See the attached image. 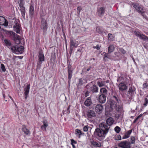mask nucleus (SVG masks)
I'll return each instance as SVG.
<instances>
[{"mask_svg":"<svg viewBox=\"0 0 148 148\" xmlns=\"http://www.w3.org/2000/svg\"><path fill=\"white\" fill-rule=\"evenodd\" d=\"M94 48H96L97 50H99L100 49V46L99 45H97L95 47H94Z\"/></svg>","mask_w":148,"mask_h":148,"instance_id":"nucleus-53","label":"nucleus"},{"mask_svg":"<svg viewBox=\"0 0 148 148\" xmlns=\"http://www.w3.org/2000/svg\"><path fill=\"white\" fill-rule=\"evenodd\" d=\"M87 116L89 118H91L95 116V114L92 110H88L86 112Z\"/></svg>","mask_w":148,"mask_h":148,"instance_id":"nucleus-17","label":"nucleus"},{"mask_svg":"<svg viewBox=\"0 0 148 148\" xmlns=\"http://www.w3.org/2000/svg\"><path fill=\"white\" fill-rule=\"evenodd\" d=\"M85 80L83 78H81L79 79L78 82L77 84V87L79 88V87L81 86L85 83Z\"/></svg>","mask_w":148,"mask_h":148,"instance_id":"nucleus-27","label":"nucleus"},{"mask_svg":"<svg viewBox=\"0 0 148 148\" xmlns=\"http://www.w3.org/2000/svg\"><path fill=\"white\" fill-rule=\"evenodd\" d=\"M75 134L79 136V138H80V135L82 134V132L80 130L76 129L75 130Z\"/></svg>","mask_w":148,"mask_h":148,"instance_id":"nucleus-36","label":"nucleus"},{"mask_svg":"<svg viewBox=\"0 0 148 148\" xmlns=\"http://www.w3.org/2000/svg\"><path fill=\"white\" fill-rule=\"evenodd\" d=\"M110 128L105 123H101L99 125V128L95 129L94 133L98 140L102 141L105 138Z\"/></svg>","mask_w":148,"mask_h":148,"instance_id":"nucleus-1","label":"nucleus"},{"mask_svg":"<svg viewBox=\"0 0 148 148\" xmlns=\"http://www.w3.org/2000/svg\"><path fill=\"white\" fill-rule=\"evenodd\" d=\"M43 125L41 127V128L43 130L45 131H46V128L48 126L47 121L46 120H44L43 122Z\"/></svg>","mask_w":148,"mask_h":148,"instance_id":"nucleus-25","label":"nucleus"},{"mask_svg":"<svg viewBox=\"0 0 148 148\" xmlns=\"http://www.w3.org/2000/svg\"><path fill=\"white\" fill-rule=\"evenodd\" d=\"M148 86V84L147 83H145L143 84V89L146 88Z\"/></svg>","mask_w":148,"mask_h":148,"instance_id":"nucleus-52","label":"nucleus"},{"mask_svg":"<svg viewBox=\"0 0 148 148\" xmlns=\"http://www.w3.org/2000/svg\"><path fill=\"white\" fill-rule=\"evenodd\" d=\"M103 59L105 60H107V58L110 59V56L107 53H106L104 55Z\"/></svg>","mask_w":148,"mask_h":148,"instance_id":"nucleus-39","label":"nucleus"},{"mask_svg":"<svg viewBox=\"0 0 148 148\" xmlns=\"http://www.w3.org/2000/svg\"><path fill=\"white\" fill-rule=\"evenodd\" d=\"M115 121L112 117H109L106 120V123L108 125V126L110 127V126L112 125L114 123Z\"/></svg>","mask_w":148,"mask_h":148,"instance_id":"nucleus-15","label":"nucleus"},{"mask_svg":"<svg viewBox=\"0 0 148 148\" xmlns=\"http://www.w3.org/2000/svg\"><path fill=\"white\" fill-rule=\"evenodd\" d=\"M142 115H143V114H140L139 116H139V117L140 118V117L142 116Z\"/></svg>","mask_w":148,"mask_h":148,"instance_id":"nucleus-60","label":"nucleus"},{"mask_svg":"<svg viewBox=\"0 0 148 148\" xmlns=\"http://www.w3.org/2000/svg\"><path fill=\"white\" fill-rule=\"evenodd\" d=\"M140 38V39L144 40H148V37L143 34H141Z\"/></svg>","mask_w":148,"mask_h":148,"instance_id":"nucleus-40","label":"nucleus"},{"mask_svg":"<svg viewBox=\"0 0 148 148\" xmlns=\"http://www.w3.org/2000/svg\"><path fill=\"white\" fill-rule=\"evenodd\" d=\"M38 58V66L40 67L41 66L42 62L44 61L45 60L43 52L42 51L39 52Z\"/></svg>","mask_w":148,"mask_h":148,"instance_id":"nucleus-7","label":"nucleus"},{"mask_svg":"<svg viewBox=\"0 0 148 148\" xmlns=\"http://www.w3.org/2000/svg\"><path fill=\"white\" fill-rule=\"evenodd\" d=\"M131 139L132 140L131 144H134L135 142V138L133 136H131Z\"/></svg>","mask_w":148,"mask_h":148,"instance_id":"nucleus-47","label":"nucleus"},{"mask_svg":"<svg viewBox=\"0 0 148 148\" xmlns=\"http://www.w3.org/2000/svg\"><path fill=\"white\" fill-rule=\"evenodd\" d=\"M122 114V113L116 112V114H115V117L118 119H119L120 117H121Z\"/></svg>","mask_w":148,"mask_h":148,"instance_id":"nucleus-42","label":"nucleus"},{"mask_svg":"<svg viewBox=\"0 0 148 148\" xmlns=\"http://www.w3.org/2000/svg\"><path fill=\"white\" fill-rule=\"evenodd\" d=\"M19 6L20 7V10L21 12L22 16L23 18H25V8L21 4H19Z\"/></svg>","mask_w":148,"mask_h":148,"instance_id":"nucleus-22","label":"nucleus"},{"mask_svg":"<svg viewBox=\"0 0 148 148\" xmlns=\"http://www.w3.org/2000/svg\"><path fill=\"white\" fill-rule=\"evenodd\" d=\"M100 92L102 94L101 95H105L107 94L108 91L107 89L105 88H101L100 90Z\"/></svg>","mask_w":148,"mask_h":148,"instance_id":"nucleus-30","label":"nucleus"},{"mask_svg":"<svg viewBox=\"0 0 148 148\" xmlns=\"http://www.w3.org/2000/svg\"><path fill=\"white\" fill-rule=\"evenodd\" d=\"M114 104L112 102L111 103V106H114L116 110V112L119 113H120L123 114V107L122 106L119 105L117 106L116 105V104H114V106H113Z\"/></svg>","mask_w":148,"mask_h":148,"instance_id":"nucleus-8","label":"nucleus"},{"mask_svg":"<svg viewBox=\"0 0 148 148\" xmlns=\"http://www.w3.org/2000/svg\"><path fill=\"white\" fill-rule=\"evenodd\" d=\"M105 9L103 7H101L97 9V13L98 15L101 17L103 15L105 12Z\"/></svg>","mask_w":148,"mask_h":148,"instance_id":"nucleus-16","label":"nucleus"},{"mask_svg":"<svg viewBox=\"0 0 148 148\" xmlns=\"http://www.w3.org/2000/svg\"><path fill=\"white\" fill-rule=\"evenodd\" d=\"M135 34L138 37L140 38V37L141 36V34H140V33L138 32H135Z\"/></svg>","mask_w":148,"mask_h":148,"instance_id":"nucleus-45","label":"nucleus"},{"mask_svg":"<svg viewBox=\"0 0 148 148\" xmlns=\"http://www.w3.org/2000/svg\"><path fill=\"white\" fill-rule=\"evenodd\" d=\"M96 31L98 33H101L103 32V29L100 26H98L96 28Z\"/></svg>","mask_w":148,"mask_h":148,"instance_id":"nucleus-33","label":"nucleus"},{"mask_svg":"<svg viewBox=\"0 0 148 148\" xmlns=\"http://www.w3.org/2000/svg\"><path fill=\"white\" fill-rule=\"evenodd\" d=\"M148 104V99H147L145 98V102L143 104L144 106H147V105Z\"/></svg>","mask_w":148,"mask_h":148,"instance_id":"nucleus-44","label":"nucleus"},{"mask_svg":"<svg viewBox=\"0 0 148 148\" xmlns=\"http://www.w3.org/2000/svg\"><path fill=\"white\" fill-rule=\"evenodd\" d=\"M119 51L122 53L124 54L125 53V51L123 49H119Z\"/></svg>","mask_w":148,"mask_h":148,"instance_id":"nucleus-51","label":"nucleus"},{"mask_svg":"<svg viewBox=\"0 0 148 148\" xmlns=\"http://www.w3.org/2000/svg\"><path fill=\"white\" fill-rule=\"evenodd\" d=\"M132 5L134 8L140 14L143 18L146 19L147 18V17L145 14L144 11V8L142 5L139 6V5L136 3H132Z\"/></svg>","mask_w":148,"mask_h":148,"instance_id":"nucleus-2","label":"nucleus"},{"mask_svg":"<svg viewBox=\"0 0 148 148\" xmlns=\"http://www.w3.org/2000/svg\"><path fill=\"white\" fill-rule=\"evenodd\" d=\"M14 41L15 43L16 44H17V45L19 44L20 43V39H18L17 40H14Z\"/></svg>","mask_w":148,"mask_h":148,"instance_id":"nucleus-48","label":"nucleus"},{"mask_svg":"<svg viewBox=\"0 0 148 148\" xmlns=\"http://www.w3.org/2000/svg\"><path fill=\"white\" fill-rule=\"evenodd\" d=\"M5 18L2 16H0V25H4L5 26L8 25V23L6 22Z\"/></svg>","mask_w":148,"mask_h":148,"instance_id":"nucleus-18","label":"nucleus"},{"mask_svg":"<svg viewBox=\"0 0 148 148\" xmlns=\"http://www.w3.org/2000/svg\"><path fill=\"white\" fill-rule=\"evenodd\" d=\"M30 84H28L24 89V95H25V98L26 99L28 96L29 91Z\"/></svg>","mask_w":148,"mask_h":148,"instance_id":"nucleus-13","label":"nucleus"},{"mask_svg":"<svg viewBox=\"0 0 148 148\" xmlns=\"http://www.w3.org/2000/svg\"><path fill=\"white\" fill-rule=\"evenodd\" d=\"M139 118V116H138L136 118V119L133 122V123H135L136 121L138 120V119Z\"/></svg>","mask_w":148,"mask_h":148,"instance_id":"nucleus-56","label":"nucleus"},{"mask_svg":"<svg viewBox=\"0 0 148 148\" xmlns=\"http://www.w3.org/2000/svg\"><path fill=\"white\" fill-rule=\"evenodd\" d=\"M34 9L33 6L31 5L29 7V15L32 18L34 14Z\"/></svg>","mask_w":148,"mask_h":148,"instance_id":"nucleus-24","label":"nucleus"},{"mask_svg":"<svg viewBox=\"0 0 148 148\" xmlns=\"http://www.w3.org/2000/svg\"><path fill=\"white\" fill-rule=\"evenodd\" d=\"M92 104L91 98L88 97L84 102V104L86 106H89Z\"/></svg>","mask_w":148,"mask_h":148,"instance_id":"nucleus-20","label":"nucleus"},{"mask_svg":"<svg viewBox=\"0 0 148 148\" xmlns=\"http://www.w3.org/2000/svg\"><path fill=\"white\" fill-rule=\"evenodd\" d=\"M11 50L15 53L21 54L24 51V48L22 46H18L16 47L12 46L11 47Z\"/></svg>","mask_w":148,"mask_h":148,"instance_id":"nucleus-4","label":"nucleus"},{"mask_svg":"<svg viewBox=\"0 0 148 148\" xmlns=\"http://www.w3.org/2000/svg\"><path fill=\"white\" fill-rule=\"evenodd\" d=\"M86 87L88 91L92 93L97 92H98V88L93 82L87 84Z\"/></svg>","mask_w":148,"mask_h":148,"instance_id":"nucleus-3","label":"nucleus"},{"mask_svg":"<svg viewBox=\"0 0 148 148\" xmlns=\"http://www.w3.org/2000/svg\"><path fill=\"white\" fill-rule=\"evenodd\" d=\"M14 31L16 32L17 33H20L21 30L19 24L17 22L15 23V25L13 26Z\"/></svg>","mask_w":148,"mask_h":148,"instance_id":"nucleus-19","label":"nucleus"},{"mask_svg":"<svg viewBox=\"0 0 148 148\" xmlns=\"http://www.w3.org/2000/svg\"><path fill=\"white\" fill-rule=\"evenodd\" d=\"M71 145L76 144L77 143V142L73 139H71Z\"/></svg>","mask_w":148,"mask_h":148,"instance_id":"nucleus-49","label":"nucleus"},{"mask_svg":"<svg viewBox=\"0 0 148 148\" xmlns=\"http://www.w3.org/2000/svg\"><path fill=\"white\" fill-rule=\"evenodd\" d=\"M99 100L101 103H104L106 101V96L104 95H101L99 97Z\"/></svg>","mask_w":148,"mask_h":148,"instance_id":"nucleus-21","label":"nucleus"},{"mask_svg":"<svg viewBox=\"0 0 148 148\" xmlns=\"http://www.w3.org/2000/svg\"><path fill=\"white\" fill-rule=\"evenodd\" d=\"M5 70L4 65L3 64H1L0 65V71L1 72H4Z\"/></svg>","mask_w":148,"mask_h":148,"instance_id":"nucleus-32","label":"nucleus"},{"mask_svg":"<svg viewBox=\"0 0 148 148\" xmlns=\"http://www.w3.org/2000/svg\"><path fill=\"white\" fill-rule=\"evenodd\" d=\"M97 84L99 87H101L104 86V81H98L97 82Z\"/></svg>","mask_w":148,"mask_h":148,"instance_id":"nucleus-37","label":"nucleus"},{"mask_svg":"<svg viewBox=\"0 0 148 148\" xmlns=\"http://www.w3.org/2000/svg\"><path fill=\"white\" fill-rule=\"evenodd\" d=\"M113 98L114 99V100H116L118 103H119L118 98L117 97L115 96H114Z\"/></svg>","mask_w":148,"mask_h":148,"instance_id":"nucleus-50","label":"nucleus"},{"mask_svg":"<svg viewBox=\"0 0 148 148\" xmlns=\"http://www.w3.org/2000/svg\"><path fill=\"white\" fill-rule=\"evenodd\" d=\"M22 130L25 134L28 135L30 134V131L26 128V126L23 125Z\"/></svg>","mask_w":148,"mask_h":148,"instance_id":"nucleus-28","label":"nucleus"},{"mask_svg":"<svg viewBox=\"0 0 148 148\" xmlns=\"http://www.w3.org/2000/svg\"><path fill=\"white\" fill-rule=\"evenodd\" d=\"M91 68V67H89L87 69V70H86L87 71H89L90 69Z\"/></svg>","mask_w":148,"mask_h":148,"instance_id":"nucleus-58","label":"nucleus"},{"mask_svg":"<svg viewBox=\"0 0 148 148\" xmlns=\"http://www.w3.org/2000/svg\"><path fill=\"white\" fill-rule=\"evenodd\" d=\"M132 132V130H129L127 131L125 133V135H124L123 136L122 139H125L129 138L130 137V134H131Z\"/></svg>","mask_w":148,"mask_h":148,"instance_id":"nucleus-26","label":"nucleus"},{"mask_svg":"<svg viewBox=\"0 0 148 148\" xmlns=\"http://www.w3.org/2000/svg\"><path fill=\"white\" fill-rule=\"evenodd\" d=\"M3 97L4 98H5V95L4 94H3Z\"/></svg>","mask_w":148,"mask_h":148,"instance_id":"nucleus-62","label":"nucleus"},{"mask_svg":"<svg viewBox=\"0 0 148 148\" xmlns=\"http://www.w3.org/2000/svg\"><path fill=\"white\" fill-rule=\"evenodd\" d=\"M40 27L44 32L46 31L47 29V21L44 18H42L41 23Z\"/></svg>","mask_w":148,"mask_h":148,"instance_id":"nucleus-6","label":"nucleus"},{"mask_svg":"<svg viewBox=\"0 0 148 148\" xmlns=\"http://www.w3.org/2000/svg\"><path fill=\"white\" fill-rule=\"evenodd\" d=\"M130 142L125 140L120 142L118 144V146L122 148H130Z\"/></svg>","mask_w":148,"mask_h":148,"instance_id":"nucleus-5","label":"nucleus"},{"mask_svg":"<svg viewBox=\"0 0 148 148\" xmlns=\"http://www.w3.org/2000/svg\"><path fill=\"white\" fill-rule=\"evenodd\" d=\"M135 90V88L134 86H131L129 88L128 93L130 96H132L136 93Z\"/></svg>","mask_w":148,"mask_h":148,"instance_id":"nucleus-12","label":"nucleus"},{"mask_svg":"<svg viewBox=\"0 0 148 148\" xmlns=\"http://www.w3.org/2000/svg\"><path fill=\"white\" fill-rule=\"evenodd\" d=\"M4 43L5 44L6 46H7L8 48H10L11 49V43L10 40L7 39H5L4 40Z\"/></svg>","mask_w":148,"mask_h":148,"instance_id":"nucleus-29","label":"nucleus"},{"mask_svg":"<svg viewBox=\"0 0 148 148\" xmlns=\"http://www.w3.org/2000/svg\"><path fill=\"white\" fill-rule=\"evenodd\" d=\"M88 125L85 126L83 128V130L84 132H87L88 130Z\"/></svg>","mask_w":148,"mask_h":148,"instance_id":"nucleus-46","label":"nucleus"},{"mask_svg":"<svg viewBox=\"0 0 148 148\" xmlns=\"http://www.w3.org/2000/svg\"><path fill=\"white\" fill-rule=\"evenodd\" d=\"M118 87L119 90L121 92L126 90L127 88L126 85L123 83H121L119 84Z\"/></svg>","mask_w":148,"mask_h":148,"instance_id":"nucleus-14","label":"nucleus"},{"mask_svg":"<svg viewBox=\"0 0 148 148\" xmlns=\"http://www.w3.org/2000/svg\"><path fill=\"white\" fill-rule=\"evenodd\" d=\"M112 111L111 110H107L106 109V111H105V114L106 115H107L108 116H111L112 114Z\"/></svg>","mask_w":148,"mask_h":148,"instance_id":"nucleus-35","label":"nucleus"},{"mask_svg":"<svg viewBox=\"0 0 148 148\" xmlns=\"http://www.w3.org/2000/svg\"><path fill=\"white\" fill-rule=\"evenodd\" d=\"M7 33L8 35L13 36L14 41L18 39H20L19 36L12 31H8Z\"/></svg>","mask_w":148,"mask_h":148,"instance_id":"nucleus-10","label":"nucleus"},{"mask_svg":"<svg viewBox=\"0 0 148 148\" xmlns=\"http://www.w3.org/2000/svg\"><path fill=\"white\" fill-rule=\"evenodd\" d=\"M90 92L88 91V90L87 89L86 92L85 93V96L86 97L88 96L89 95V93Z\"/></svg>","mask_w":148,"mask_h":148,"instance_id":"nucleus-54","label":"nucleus"},{"mask_svg":"<svg viewBox=\"0 0 148 148\" xmlns=\"http://www.w3.org/2000/svg\"><path fill=\"white\" fill-rule=\"evenodd\" d=\"M9 97L12 100V101H13L12 98L10 96H9Z\"/></svg>","mask_w":148,"mask_h":148,"instance_id":"nucleus-61","label":"nucleus"},{"mask_svg":"<svg viewBox=\"0 0 148 148\" xmlns=\"http://www.w3.org/2000/svg\"><path fill=\"white\" fill-rule=\"evenodd\" d=\"M114 37L111 34L109 33L108 34V40L113 41L114 40Z\"/></svg>","mask_w":148,"mask_h":148,"instance_id":"nucleus-34","label":"nucleus"},{"mask_svg":"<svg viewBox=\"0 0 148 148\" xmlns=\"http://www.w3.org/2000/svg\"><path fill=\"white\" fill-rule=\"evenodd\" d=\"M91 60H95V59L94 58H92L91 59Z\"/></svg>","mask_w":148,"mask_h":148,"instance_id":"nucleus-64","label":"nucleus"},{"mask_svg":"<svg viewBox=\"0 0 148 148\" xmlns=\"http://www.w3.org/2000/svg\"><path fill=\"white\" fill-rule=\"evenodd\" d=\"M92 144L95 146L99 147L101 145L100 143H98L95 141H93L92 142Z\"/></svg>","mask_w":148,"mask_h":148,"instance_id":"nucleus-38","label":"nucleus"},{"mask_svg":"<svg viewBox=\"0 0 148 148\" xmlns=\"http://www.w3.org/2000/svg\"><path fill=\"white\" fill-rule=\"evenodd\" d=\"M68 73V79L69 81H70L71 79L73 74V70L72 68L71 65L69 64L67 66Z\"/></svg>","mask_w":148,"mask_h":148,"instance_id":"nucleus-9","label":"nucleus"},{"mask_svg":"<svg viewBox=\"0 0 148 148\" xmlns=\"http://www.w3.org/2000/svg\"><path fill=\"white\" fill-rule=\"evenodd\" d=\"M115 139L117 140H121V136L119 135H117L115 137Z\"/></svg>","mask_w":148,"mask_h":148,"instance_id":"nucleus-43","label":"nucleus"},{"mask_svg":"<svg viewBox=\"0 0 148 148\" xmlns=\"http://www.w3.org/2000/svg\"><path fill=\"white\" fill-rule=\"evenodd\" d=\"M70 45L71 47H77L78 44L75 40H71L70 41Z\"/></svg>","mask_w":148,"mask_h":148,"instance_id":"nucleus-31","label":"nucleus"},{"mask_svg":"<svg viewBox=\"0 0 148 148\" xmlns=\"http://www.w3.org/2000/svg\"><path fill=\"white\" fill-rule=\"evenodd\" d=\"M103 110V106L100 104H97L95 106V110L97 113H100L102 112Z\"/></svg>","mask_w":148,"mask_h":148,"instance_id":"nucleus-11","label":"nucleus"},{"mask_svg":"<svg viewBox=\"0 0 148 148\" xmlns=\"http://www.w3.org/2000/svg\"><path fill=\"white\" fill-rule=\"evenodd\" d=\"M114 130L117 133H119L121 131L120 128L118 126H116L114 128Z\"/></svg>","mask_w":148,"mask_h":148,"instance_id":"nucleus-41","label":"nucleus"},{"mask_svg":"<svg viewBox=\"0 0 148 148\" xmlns=\"http://www.w3.org/2000/svg\"><path fill=\"white\" fill-rule=\"evenodd\" d=\"M70 106H69V107L67 108V111H68V112H70V110H69Z\"/></svg>","mask_w":148,"mask_h":148,"instance_id":"nucleus-57","label":"nucleus"},{"mask_svg":"<svg viewBox=\"0 0 148 148\" xmlns=\"http://www.w3.org/2000/svg\"><path fill=\"white\" fill-rule=\"evenodd\" d=\"M116 46L113 45H110L108 47V52L110 53L114 51Z\"/></svg>","mask_w":148,"mask_h":148,"instance_id":"nucleus-23","label":"nucleus"},{"mask_svg":"<svg viewBox=\"0 0 148 148\" xmlns=\"http://www.w3.org/2000/svg\"><path fill=\"white\" fill-rule=\"evenodd\" d=\"M77 10L79 11V13L82 10V8L81 7H78L77 8Z\"/></svg>","mask_w":148,"mask_h":148,"instance_id":"nucleus-55","label":"nucleus"},{"mask_svg":"<svg viewBox=\"0 0 148 148\" xmlns=\"http://www.w3.org/2000/svg\"><path fill=\"white\" fill-rule=\"evenodd\" d=\"M71 145H72L73 148H76L74 145L72 144Z\"/></svg>","mask_w":148,"mask_h":148,"instance_id":"nucleus-59","label":"nucleus"},{"mask_svg":"<svg viewBox=\"0 0 148 148\" xmlns=\"http://www.w3.org/2000/svg\"><path fill=\"white\" fill-rule=\"evenodd\" d=\"M117 53H118L117 52H115L114 53V54L115 55H116Z\"/></svg>","mask_w":148,"mask_h":148,"instance_id":"nucleus-63","label":"nucleus"}]
</instances>
